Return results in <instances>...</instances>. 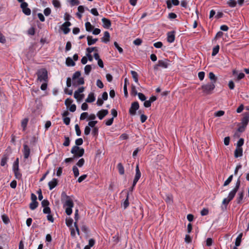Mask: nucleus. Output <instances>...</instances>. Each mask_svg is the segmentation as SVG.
I'll list each match as a JSON object with an SVG mask.
<instances>
[{
    "label": "nucleus",
    "mask_w": 249,
    "mask_h": 249,
    "mask_svg": "<svg viewBox=\"0 0 249 249\" xmlns=\"http://www.w3.org/2000/svg\"><path fill=\"white\" fill-rule=\"evenodd\" d=\"M91 70V67L89 65H86L85 67L84 71L86 74H89V72Z\"/></svg>",
    "instance_id": "37"
},
{
    "label": "nucleus",
    "mask_w": 249,
    "mask_h": 249,
    "mask_svg": "<svg viewBox=\"0 0 249 249\" xmlns=\"http://www.w3.org/2000/svg\"><path fill=\"white\" fill-rule=\"evenodd\" d=\"M65 141L63 143V145L65 146H68L70 143V140L69 137L65 136Z\"/></svg>",
    "instance_id": "38"
},
{
    "label": "nucleus",
    "mask_w": 249,
    "mask_h": 249,
    "mask_svg": "<svg viewBox=\"0 0 249 249\" xmlns=\"http://www.w3.org/2000/svg\"><path fill=\"white\" fill-rule=\"evenodd\" d=\"M128 198H129V194L127 193L126 195V199L124 201V202L122 204V205L123 206V207L124 209H125L129 206V201H128Z\"/></svg>",
    "instance_id": "25"
},
{
    "label": "nucleus",
    "mask_w": 249,
    "mask_h": 249,
    "mask_svg": "<svg viewBox=\"0 0 249 249\" xmlns=\"http://www.w3.org/2000/svg\"><path fill=\"white\" fill-rule=\"evenodd\" d=\"M241 126L238 128V131L240 132H243L245 131L247 125L244 124L243 123H241Z\"/></svg>",
    "instance_id": "46"
},
{
    "label": "nucleus",
    "mask_w": 249,
    "mask_h": 249,
    "mask_svg": "<svg viewBox=\"0 0 249 249\" xmlns=\"http://www.w3.org/2000/svg\"><path fill=\"white\" fill-rule=\"evenodd\" d=\"M52 3L55 8H60L61 4L58 0H53Z\"/></svg>",
    "instance_id": "34"
},
{
    "label": "nucleus",
    "mask_w": 249,
    "mask_h": 249,
    "mask_svg": "<svg viewBox=\"0 0 249 249\" xmlns=\"http://www.w3.org/2000/svg\"><path fill=\"white\" fill-rule=\"evenodd\" d=\"M213 240L211 238H208L206 240V245L208 247L212 246Z\"/></svg>",
    "instance_id": "51"
},
{
    "label": "nucleus",
    "mask_w": 249,
    "mask_h": 249,
    "mask_svg": "<svg viewBox=\"0 0 249 249\" xmlns=\"http://www.w3.org/2000/svg\"><path fill=\"white\" fill-rule=\"evenodd\" d=\"M215 87L214 82H210L202 85L199 89L202 90L204 95H209L213 93Z\"/></svg>",
    "instance_id": "2"
},
{
    "label": "nucleus",
    "mask_w": 249,
    "mask_h": 249,
    "mask_svg": "<svg viewBox=\"0 0 249 249\" xmlns=\"http://www.w3.org/2000/svg\"><path fill=\"white\" fill-rule=\"evenodd\" d=\"M78 150V152L77 153V154L76 157H81L83 156V155L84 154V151H85L84 149L83 148L79 147V149Z\"/></svg>",
    "instance_id": "45"
},
{
    "label": "nucleus",
    "mask_w": 249,
    "mask_h": 249,
    "mask_svg": "<svg viewBox=\"0 0 249 249\" xmlns=\"http://www.w3.org/2000/svg\"><path fill=\"white\" fill-rule=\"evenodd\" d=\"M75 146H78L79 145H81L83 143V141L82 138H78L75 140Z\"/></svg>",
    "instance_id": "52"
},
{
    "label": "nucleus",
    "mask_w": 249,
    "mask_h": 249,
    "mask_svg": "<svg viewBox=\"0 0 249 249\" xmlns=\"http://www.w3.org/2000/svg\"><path fill=\"white\" fill-rule=\"evenodd\" d=\"M198 76L200 80H203L204 78L205 72L204 71L199 72L198 73Z\"/></svg>",
    "instance_id": "58"
},
{
    "label": "nucleus",
    "mask_w": 249,
    "mask_h": 249,
    "mask_svg": "<svg viewBox=\"0 0 249 249\" xmlns=\"http://www.w3.org/2000/svg\"><path fill=\"white\" fill-rule=\"evenodd\" d=\"M131 73L132 74V77H133L134 81L136 83H138V81H138V75L137 72L135 71H131Z\"/></svg>",
    "instance_id": "27"
},
{
    "label": "nucleus",
    "mask_w": 249,
    "mask_h": 249,
    "mask_svg": "<svg viewBox=\"0 0 249 249\" xmlns=\"http://www.w3.org/2000/svg\"><path fill=\"white\" fill-rule=\"evenodd\" d=\"M175 40V35L174 32H169L167 34V41L170 43H172Z\"/></svg>",
    "instance_id": "21"
},
{
    "label": "nucleus",
    "mask_w": 249,
    "mask_h": 249,
    "mask_svg": "<svg viewBox=\"0 0 249 249\" xmlns=\"http://www.w3.org/2000/svg\"><path fill=\"white\" fill-rule=\"evenodd\" d=\"M242 236H243V233H241L237 237V238H236V240H235V246L238 247L240 245Z\"/></svg>",
    "instance_id": "23"
},
{
    "label": "nucleus",
    "mask_w": 249,
    "mask_h": 249,
    "mask_svg": "<svg viewBox=\"0 0 249 249\" xmlns=\"http://www.w3.org/2000/svg\"><path fill=\"white\" fill-rule=\"evenodd\" d=\"M102 21L103 23V27L106 29H108L111 25V21L109 19L103 18L102 19Z\"/></svg>",
    "instance_id": "13"
},
{
    "label": "nucleus",
    "mask_w": 249,
    "mask_h": 249,
    "mask_svg": "<svg viewBox=\"0 0 249 249\" xmlns=\"http://www.w3.org/2000/svg\"><path fill=\"white\" fill-rule=\"evenodd\" d=\"M228 4L230 7H234L236 5V2L235 0H229Z\"/></svg>",
    "instance_id": "41"
},
{
    "label": "nucleus",
    "mask_w": 249,
    "mask_h": 249,
    "mask_svg": "<svg viewBox=\"0 0 249 249\" xmlns=\"http://www.w3.org/2000/svg\"><path fill=\"white\" fill-rule=\"evenodd\" d=\"M36 74L37 76V80L40 82H48V71L45 69H41L38 70Z\"/></svg>",
    "instance_id": "4"
},
{
    "label": "nucleus",
    "mask_w": 249,
    "mask_h": 249,
    "mask_svg": "<svg viewBox=\"0 0 249 249\" xmlns=\"http://www.w3.org/2000/svg\"><path fill=\"white\" fill-rule=\"evenodd\" d=\"M96 85L99 88L102 89L104 87V84L103 82L99 79H98L96 82Z\"/></svg>",
    "instance_id": "64"
},
{
    "label": "nucleus",
    "mask_w": 249,
    "mask_h": 249,
    "mask_svg": "<svg viewBox=\"0 0 249 249\" xmlns=\"http://www.w3.org/2000/svg\"><path fill=\"white\" fill-rule=\"evenodd\" d=\"M75 131H76V135L78 136H80L81 134V132L80 127H79V126L78 124H76L75 125Z\"/></svg>",
    "instance_id": "47"
},
{
    "label": "nucleus",
    "mask_w": 249,
    "mask_h": 249,
    "mask_svg": "<svg viewBox=\"0 0 249 249\" xmlns=\"http://www.w3.org/2000/svg\"><path fill=\"white\" fill-rule=\"evenodd\" d=\"M66 63L68 66H74L75 65V62L73 61L72 58L70 57L66 58Z\"/></svg>",
    "instance_id": "22"
},
{
    "label": "nucleus",
    "mask_w": 249,
    "mask_h": 249,
    "mask_svg": "<svg viewBox=\"0 0 249 249\" xmlns=\"http://www.w3.org/2000/svg\"><path fill=\"white\" fill-rule=\"evenodd\" d=\"M84 95L83 94H80L77 92H74V97L77 100H81L83 97Z\"/></svg>",
    "instance_id": "43"
},
{
    "label": "nucleus",
    "mask_w": 249,
    "mask_h": 249,
    "mask_svg": "<svg viewBox=\"0 0 249 249\" xmlns=\"http://www.w3.org/2000/svg\"><path fill=\"white\" fill-rule=\"evenodd\" d=\"M169 65L170 61L168 59H164L162 60H159L158 62V64L154 65V69L155 71H157L159 69V67L166 69Z\"/></svg>",
    "instance_id": "5"
},
{
    "label": "nucleus",
    "mask_w": 249,
    "mask_h": 249,
    "mask_svg": "<svg viewBox=\"0 0 249 249\" xmlns=\"http://www.w3.org/2000/svg\"><path fill=\"white\" fill-rule=\"evenodd\" d=\"M141 177V173L139 169V164H137L136 167V174L133 180L132 186L131 187V190H132L134 187L135 186L139 179Z\"/></svg>",
    "instance_id": "6"
},
{
    "label": "nucleus",
    "mask_w": 249,
    "mask_h": 249,
    "mask_svg": "<svg viewBox=\"0 0 249 249\" xmlns=\"http://www.w3.org/2000/svg\"><path fill=\"white\" fill-rule=\"evenodd\" d=\"M20 7L22 10L23 13L29 16L31 14V11L30 8H28V3L26 2H23L21 3Z\"/></svg>",
    "instance_id": "8"
},
{
    "label": "nucleus",
    "mask_w": 249,
    "mask_h": 249,
    "mask_svg": "<svg viewBox=\"0 0 249 249\" xmlns=\"http://www.w3.org/2000/svg\"><path fill=\"white\" fill-rule=\"evenodd\" d=\"M72 171H73L74 177H77L79 175V170H78V168L76 166H74L72 168Z\"/></svg>",
    "instance_id": "39"
},
{
    "label": "nucleus",
    "mask_w": 249,
    "mask_h": 249,
    "mask_svg": "<svg viewBox=\"0 0 249 249\" xmlns=\"http://www.w3.org/2000/svg\"><path fill=\"white\" fill-rule=\"evenodd\" d=\"M95 100V98L93 92H90L86 100V102L88 103H92L94 102Z\"/></svg>",
    "instance_id": "20"
},
{
    "label": "nucleus",
    "mask_w": 249,
    "mask_h": 249,
    "mask_svg": "<svg viewBox=\"0 0 249 249\" xmlns=\"http://www.w3.org/2000/svg\"><path fill=\"white\" fill-rule=\"evenodd\" d=\"M15 174V176L17 179H20L22 177L21 174L20 173L19 170L13 171Z\"/></svg>",
    "instance_id": "42"
},
{
    "label": "nucleus",
    "mask_w": 249,
    "mask_h": 249,
    "mask_svg": "<svg viewBox=\"0 0 249 249\" xmlns=\"http://www.w3.org/2000/svg\"><path fill=\"white\" fill-rule=\"evenodd\" d=\"M23 153L24 159H27L29 158L30 154V149L27 144L23 145Z\"/></svg>",
    "instance_id": "10"
},
{
    "label": "nucleus",
    "mask_w": 249,
    "mask_h": 249,
    "mask_svg": "<svg viewBox=\"0 0 249 249\" xmlns=\"http://www.w3.org/2000/svg\"><path fill=\"white\" fill-rule=\"evenodd\" d=\"M108 113L107 109H102L97 113V116L100 120H102Z\"/></svg>",
    "instance_id": "11"
},
{
    "label": "nucleus",
    "mask_w": 249,
    "mask_h": 249,
    "mask_svg": "<svg viewBox=\"0 0 249 249\" xmlns=\"http://www.w3.org/2000/svg\"><path fill=\"white\" fill-rule=\"evenodd\" d=\"M233 178V175H231L228 179L224 182L223 186H226L229 185L230 182L232 181Z\"/></svg>",
    "instance_id": "40"
},
{
    "label": "nucleus",
    "mask_w": 249,
    "mask_h": 249,
    "mask_svg": "<svg viewBox=\"0 0 249 249\" xmlns=\"http://www.w3.org/2000/svg\"><path fill=\"white\" fill-rule=\"evenodd\" d=\"M49 205V202L47 199H44L41 202V205L44 208H45L46 207H48Z\"/></svg>",
    "instance_id": "54"
},
{
    "label": "nucleus",
    "mask_w": 249,
    "mask_h": 249,
    "mask_svg": "<svg viewBox=\"0 0 249 249\" xmlns=\"http://www.w3.org/2000/svg\"><path fill=\"white\" fill-rule=\"evenodd\" d=\"M244 197V192L241 191L239 192L237 194V196L236 197V202L238 204H240L242 202V200Z\"/></svg>",
    "instance_id": "19"
},
{
    "label": "nucleus",
    "mask_w": 249,
    "mask_h": 249,
    "mask_svg": "<svg viewBox=\"0 0 249 249\" xmlns=\"http://www.w3.org/2000/svg\"><path fill=\"white\" fill-rule=\"evenodd\" d=\"M110 34L108 32L106 31L104 33V36L101 38L102 42L104 43H107L109 41Z\"/></svg>",
    "instance_id": "14"
},
{
    "label": "nucleus",
    "mask_w": 249,
    "mask_h": 249,
    "mask_svg": "<svg viewBox=\"0 0 249 249\" xmlns=\"http://www.w3.org/2000/svg\"><path fill=\"white\" fill-rule=\"evenodd\" d=\"M81 76V72L79 71H77L75 72L74 73V74L72 75V80H75L77 78H80Z\"/></svg>",
    "instance_id": "36"
},
{
    "label": "nucleus",
    "mask_w": 249,
    "mask_h": 249,
    "mask_svg": "<svg viewBox=\"0 0 249 249\" xmlns=\"http://www.w3.org/2000/svg\"><path fill=\"white\" fill-rule=\"evenodd\" d=\"M240 186V180L239 178L237 180L235 187L229 193L227 198H225L222 201V204L226 206L228 205L229 203L233 199L235 196L236 193L238 190Z\"/></svg>",
    "instance_id": "1"
},
{
    "label": "nucleus",
    "mask_w": 249,
    "mask_h": 249,
    "mask_svg": "<svg viewBox=\"0 0 249 249\" xmlns=\"http://www.w3.org/2000/svg\"><path fill=\"white\" fill-rule=\"evenodd\" d=\"M142 43V40L140 38H137L134 40L133 43L137 46L140 45Z\"/></svg>",
    "instance_id": "57"
},
{
    "label": "nucleus",
    "mask_w": 249,
    "mask_h": 249,
    "mask_svg": "<svg viewBox=\"0 0 249 249\" xmlns=\"http://www.w3.org/2000/svg\"><path fill=\"white\" fill-rule=\"evenodd\" d=\"M43 212L44 213L50 214L51 213V209L48 206L44 208Z\"/></svg>",
    "instance_id": "61"
},
{
    "label": "nucleus",
    "mask_w": 249,
    "mask_h": 249,
    "mask_svg": "<svg viewBox=\"0 0 249 249\" xmlns=\"http://www.w3.org/2000/svg\"><path fill=\"white\" fill-rule=\"evenodd\" d=\"M244 140L243 138H240L237 142L236 147L242 148L241 146L244 144Z\"/></svg>",
    "instance_id": "44"
},
{
    "label": "nucleus",
    "mask_w": 249,
    "mask_h": 249,
    "mask_svg": "<svg viewBox=\"0 0 249 249\" xmlns=\"http://www.w3.org/2000/svg\"><path fill=\"white\" fill-rule=\"evenodd\" d=\"M117 169L120 175H124V169L123 164L121 163H119L117 165Z\"/></svg>",
    "instance_id": "24"
},
{
    "label": "nucleus",
    "mask_w": 249,
    "mask_h": 249,
    "mask_svg": "<svg viewBox=\"0 0 249 249\" xmlns=\"http://www.w3.org/2000/svg\"><path fill=\"white\" fill-rule=\"evenodd\" d=\"M71 25V23L69 21H66L62 25L61 29L63 31L64 34H67L70 32V29L69 27Z\"/></svg>",
    "instance_id": "9"
},
{
    "label": "nucleus",
    "mask_w": 249,
    "mask_h": 249,
    "mask_svg": "<svg viewBox=\"0 0 249 249\" xmlns=\"http://www.w3.org/2000/svg\"><path fill=\"white\" fill-rule=\"evenodd\" d=\"M73 102V100L71 98H67L65 101V104L67 107L70 106Z\"/></svg>",
    "instance_id": "59"
},
{
    "label": "nucleus",
    "mask_w": 249,
    "mask_h": 249,
    "mask_svg": "<svg viewBox=\"0 0 249 249\" xmlns=\"http://www.w3.org/2000/svg\"><path fill=\"white\" fill-rule=\"evenodd\" d=\"M249 123V113H246L244 114V117L242 119L241 123L247 125Z\"/></svg>",
    "instance_id": "17"
},
{
    "label": "nucleus",
    "mask_w": 249,
    "mask_h": 249,
    "mask_svg": "<svg viewBox=\"0 0 249 249\" xmlns=\"http://www.w3.org/2000/svg\"><path fill=\"white\" fill-rule=\"evenodd\" d=\"M65 197L66 200L64 204V207H66L65 209L66 213L67 215H70L72 213V208L73 207L74 204L72 200L69 196L66 195Z\"/></svg>",
    "instance_id": "3"
},
{
    "label": "nucleus",
    "mask_w": 249,
    "mask_h": 249,
    "mask_svg": "<svg viewBox=\"0 0 249 249\" xmlns=\"http://www.w3.org/2000/svg\"><path fill=\"white\" fill-rule=\"evenodd\" d=\"M138 95L139 99L141 100V101H143L145 100L146 97L143 93H138Z\"/></svg>",
    "instance_id": "62"
},
{
    "label": "nucleus",
    "mask_w": 249,
    "mask_h": 249,
    "mask_svg": "<svg viewBox=\"0 0 249 249\" xmlns=\"http://www.w3.org/2000/svg\"><path fill=\"white\" fill-rule=\"evenodd\" d=\"M8 159V157L6 156H4L2 157L0 162V165L1 166H4L6 165Z\"/></svg>",
    "instance_id": "35"
},
{
    "label": "nucleus",
    "mask_w": 249,
    "mask_h": 249,
    "mask_svg": "<svg viewBox=\"0 0 249 249\" xmlns=\"http://www.w3.org/2000/svg\"><path fill=\"white\" fill-rule=\"evenodd\" d=\"M85 163V160L83 158L80 159L77 162L76 165L79 167H81L83 166Z\"/></svg>",
    "instance_id": "48"
},
{
    "label": "nucleus",
    "mask_w": 249,
    "mask_h": 249,
    "mask_svg": "<svg viewBox=\"0 0 249 249\" xmlns=\"http://www.w3.org/2000/svg\"><path fill=\"white\" fill-rule=\"evenodd\" d=\"M58 184V180L56 178H53L51 181L48 182V186L50 190H53Z\"/></svg>",
    "instance_id": "12"
},
{
    "label": "nucleus",
    "mask_w": 249,
    "mask_h": 249,
    "mask_svg": "<svg viewBox=\"0 0 249 249\" xmlns=\"http://www.w3.org/2000/svg\"><path fill=\"white\" fill-rule=\"evenodd\" d=\"M209 77L212 80L211 82H214L215 84L217 79L215 74L213 72H210L209 74Z\"/></svg>",
    "instance_id": "33"
},
{
    "label": "nucleus",
    "mask_w": 249,
    "mask_h": 249,
    "mask_svg": "<svg viewBox=\"0 0 249 249\" xmlns=\"http://www.w3.org/2000/svg\"><path fill=\"white\" fill-rule=\"evenodd\" d=\"M200 213L202 216L207 215L209 213V210L208 209L203 208L201 210Z\"/></svg>",
    "instance_id": "53"
},
{
    "label": "nucleus",
    "mask_w": 249,
    "mask_h": 249,
    "mask_svg": "<svg viewBox=\"0 0 249 249\" xmlns=\"http://www.w3.org/2000/svg\"><path fill=\"white\" fill-rule=\"evenodd\" d=\"M84 83V78L80 77L73 81V85L78 86L83 85Z\"/></svg>",
    "instance_id": "18"
},
{
    "label": "nucleus",
    "mask_w": 249,
    "mask_h": 249,
    "mask_svg": "<svg viewBox=\"0 0 249 249\" xmlns=\"http://www.w3.org/2000/svg\"><path fill=\"white\" fill-rule=\"evenodd\" d=\"M114 45L120 53H122L123 52V49L119 46L117 42H114Z\"/></svg>",
    "instance_id": "55"
},
{
    "label": "nucleus",
    "mask_w": 249,
    "mask_h": 249,
    "mask_svg": "<svg viewBox=\"0 0 249 249\" xmlns=\"http://www.w3.org/2000/svg\"><path fill=\"white\" fill-rule=\"evenodd\" d=\"M79 149V147L77 146H73L71 149V153L73 154H74V156L75 157H76L77 156V152H78V150Z\"/></svg>",
    "instance_id": "30"
},
{
    "label": "nucleus",
    "mask_w": 249,
    "mask_h": 249,
    "mask_svg": "<svg viewBox=\"0 0 249 249\" xmlns=\"http://www.w3.org/2000/svg\"><path fill=\"white\" fill-rule=\"evenodd\" d=\"M139 108V104L138 102H134L131 104V107L129 109V113L131 115L136 114V111Z\"/></svg>",
    "instance_id": "7"
},
{
    "label": "nucleus",
    "mask_w": 249,
    "mask_h": 249,
    "mask_svg": "<svg viewBox=\"0 0 249 249\" xmlns=\"http://www.w3.org/2000/svg\"><path fill=\"white\" fill-rule=\"evenodd\" d=\"M88 116V112H83L82 113H81V115H80V119L81 120H83L84 119H85Z\"/></svg>",
    "instance_id": "63"
},
{
    "label": "nucleus",
    "mask_w": 249,
    "mask_h": 249,
    "mask_svg": "<svg viewBox=\"0 0 249 249\" xmlns=\"http://www.w3.org/2000/svg\"><path fill=\"white\" fill-rule=\"evenodd\" d=\"M225 112L223 110H219L214 113V116L215 117H221L224 115Z\"/></svg>",
    "instance_id": "49"
},
{
    "label": "nucleus",
    "mask_w": 249,
    "mask_h": 249,
    "mask_svg": "<svg viewBox=\"0 0 249 249\" xmlns=\"http://www.w3.org/2000/svg\"><path fill=\"white\" fill-rule=\"evenodd\" d=\"M86 30L88 32H91L93 29V26L89 22H87L85 23Z\"/></svg>",
    "instance_id": "26"
},
{
    "label": "nucleus",
    "mask_w": 249,
    "mask_h": 249,
    "mask_svg": "<svg viewBox=\"0 0 249 249\" xmlns=\"http://www.w3.org/2000/svg\"><path fill=\"white\" fill-rule=\"evenodd\" d=\"M243 155V149L242 148L236 147L234 151V157L238 158L242 156Z\"/></svg>",
    "instance_id": "15"
},
{
    "label": "nucleus",
    "mask_w": 249,
    "mask_h": 249,
    "mask_svg": "<svg viewBox=\"0 0 249 249\" xmlns=\"http://www.w3.org/2000/svg\"><path fill=\"white\" fill-rule=\"evenodd\" d=\"M51 13V10L50 8H46L44 10V14L46 16H48L50 15Z\"/></svg>",
    "instance_id": "56"
},
{
    "label": "nucleus",
    "mask_w": 249,
    "mask_h": 249,
    "mask_svg": "<svg viewBox=\"0 0 249 249\" xmlns=\"http://www.w3.org/2000/svg\"><path fill=\"white\" fill-rule=\"evenodd\" d=\"M73 223V219L71 218H67L66 220V225L68 226H71Z\"/></svg>",
    "instance_id": "50"
},
{
    "label": "nucleus",
    "mask_w": 249,
    "mask_h": 249,
    "mask_svg": "<svg viewBox=\"0 0 249 249\" xmlns=\"http://www.w3.org/2000/svg\"><path fill=\"white\" fill-rule=\"evenodd\" d=\"M131 93L134 96H136V95H138V93L137 92V91L136 90V88L135 86L132 85L131 87Z\"/></svg>",
    "instance_id": "60"
},
{
    "label": "nucleus",
    "mask_w": 249,
    "mask_h": 249,
    "mask_svg": "<svg viewBox=\"0 0 249 249\" xmlns=\"http://www.w3.org/2000/svg\"><path fill=\"white\" fill-rule=\"evenodd\" d=\"M219 46L217 45L215 46L213 49V52H212V56L216 55L219 52Z\"/></svg>",
    "instance_id": "32"
},
{
    "label": "nucleus",
    "mask_w": 249,
    "mask_h": 249,
    "mask_svg": "<svg viewBox=\"0 0 249 249\" xmlns=\"http://www.w3.org/2000/svg\"><path fill=\"white\" fill-rule=\"evenodd\" d=\"M38 205V203L37 201H32V202L30 204V208L32 210H34L36 209Z\"/></svg>",
    "instance_id": "31"
},
{
    "label": "nucleus",
    "mask_w": 249,
    "mask_h": 249,
    "mask_svg": "<svg viewBox=\"0 0 249 249\" xmlns=\"http://www.w3.org/2000/svg\"><path fill=\"white\" fill-rule=\"evenodd\" d=\"M98 40V38H93L91 36H87L88 45L89 46L94 44Z\"/></svg>",
    "instance_id": "16"
},
{
    "label": "nucleus",
    "mask_w": 249,
    "mask_h": 249,
    "mask_svg": "<svg viewBox=\"0 0 249 249\" xmlns=\"http://www.w3.org/2000/svg\"><path fill=\"white\" fill-rule=\"evenodd\" d=\"M165 201L167 204L171 205L173 202L172 196L169 195H167L165 199Z\"/></svg>",
    "instance_id": "29"
},
{
    "label": "nucleus",
    "mask_w": 249,
    "mask_h": 249,
    "mask_svg": "<svg viewBox=\"0 0 249 249\" xmlns=\"http://www.w3.org/2000/svg\"><path fill=\"white\" fill-rule=\"evenodd\" d=\"M1 219L3 223L5 224H8L10 222L8 216L5 214H3L1 215Z\"/></svg>",
    "instance_id": "28"
}]
</instances>
